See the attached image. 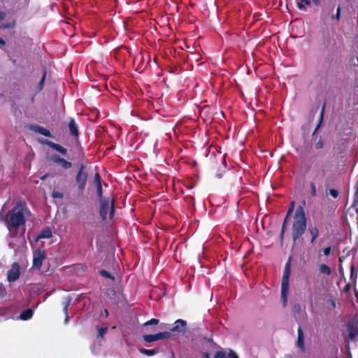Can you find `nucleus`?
Wrapping results in <instances>:
<instances>
[{
	"mask_svg": "<svg viewBox=\"0 0 358 358\" xmlns=\"http://www.w3.org/2000/svg\"><path fill=\"white\" fill-rule=\"evenodd\" d=\"M139 352L143 355H145L148 357H151V356H153V355H155L156 354H157L159 352V350L158 348H155V349H151V350L140 348Z\"/></svg>",
	"mask_w": 358,
	"mask_h": 358,
	"instance_id": "20",
	"label": "nucleus"
},
{
	"mask_svg": "<svg viewBox=\"0 0 358 358\" xmlns=\"http://www.w3.org/2000/svg\"><path fill=\"white\" fill-rule=\"evenodd\" d=\"M50 160L55 164L59 165L62 168L64 169H69L72 166V164L70 162H68L65 159L60 157L57 155H52V157H50Z\"/></svg>",
	"mask_w": 358,
	"mask_h": 358,
	"instance_id": "9",
	"label": "nucleus"
},
{
	"mask_svg": "<svg viewBox=\"0 0 358 358\" xmlns=\"http://www.w3.org/2000/svg\"><path fill=\"white\" fill-rule=\"evenodd\" d=\"M294 201H292L290 203H289V208H288V210H287V215L285 217H287V220L288 219V217L292 215V213H293V210H294Z\"/></svg>",
	"mask_w": 358,
	"mask_h": 358,
	"instance_id": "27",
	"label": "nucleus"
},
{
	"mask_svg": "<svg viewBox=\"0 0 358 358\" xmlns=\"http://www.w3.org/2000/svg\"><path fill=\"white\" fill-rule=\"evenodd\" d=\"M297 347L301 350L304 349L303 334L301 327L298 329Z\"/></svg>",
	"mask_w": 358,
	"mask_h": 358,
	"instance_id": "18",
	"label": "nucleus"
},
{
	"mask_svg": "<svg viewBox=\"0 0 358 358\" xmlns=\"http://www.w3.org/2000/svg\"><path fill=\"white\" fill-rule=\"evenodd\" d=\"M69 128L71 132V134L73 136H78V125L76 124L75 120L73 119H71L69 123Z\"/></svg>",
	"mask_w": 358,
	"mask_h": 358,
	"instance_id": "17",
	"label": "nucleus"
},
{
	"mask_svg": "<svg viewBox=\"0 0 358 358\" xmlns=\"http://www.w3.org/2000/svg\"><path fill=\"white\" fill-rule=\"evenodd\" d=\"M297 8L301 10H306L304 4L301 1V0H297Z\"/></svg>",
	"mask_w": 358,
	"mask_h": 358,
	"instance_id": "36",
	"label": "nucleus"
},
{
	"mask_svg": "<svg viewBox=\"0 0 358 358\" xmlns=\"http://www.w3.org/2000/svg\"><path fill=\"white\" fill-rule=\"evenodd\" d=\"M30 129H31V130L34 131V132L38 133L44 136H46V137L52 136L50 131L41 126L31 125V126H30Z\"/></svg>",
	"mask_w": 358,
	"mask_h": 358,
	"instance_id": "13",
	"label": "nucleus"
},
{
	"mask_svg": "<svg viewBox=\"0 0 358 358\" xmlns=\"http://www.w3.org/2000/svg\"><path fill=\"white\" fill-rule=\"evenodd\" d=\"M20 266L17 263L13 264L11 269L8 271L7 279L10 282L16 281L20 277Z\"/></svg>",
	"mask_w": 358,
	"mask_h": 358,
	"instance_id": "8",
	"label": "nucleus"
},
{
	"mask_svg": "<svg viewBox=\"0 0 358 358\" xmlns=\"http://www.w3.org/2000/svg\"><path fill=\"white\" fill-rule=\"evenodd\" d=\"M337 358V357H336Z\"/></svg>",
	"mask_w": 358,
	"mask_h": 358,
	"instance_id": "51",
	"label": "nucleus"
},
{
	"mask_svg": "<svg viewBox=\"0 0 358 358\" xmlns=\"http://www.w3.org/2000/svg\"><path fill=\"white\" fill-rule=\"evenodd\" d=\"M315 5L317 6L320 3V0H313Z\"/></svg>",
	"mask_w": 358,
	"mask_h": 358,
	"instance_id": "48",
	"label": "nucleus"
},
{
	"mask_svg": "<svg viewBox=\"0 0 358 358\" xmlns=\"http://www.w3.org/2000/svg\"><path fill=\"white\" fill-rule=\"evenodd\" d=\"M52 196L54 198H59L62 199L63 197V194L59 192H55L52 193Z\"/></svg>",
	"mask_w": 358,
	"mask_h": 358,
	"instance_id": "39",
	"label": "nucleus"
},
{
	"mask_svg": "<svg viewBox=\"0 0 358 358\" xmlns=\"http://www.w3.org/2000/svg\"><path fill=\"white\" fill-rule=\"evenodd\" d=\"M33 314H34L33 310H31V308H27V309L22 311V313H20V315L19 316V318L21 320L26 321V320L31 319L33 316Z\"/></svg>",
	"mask_w": 358,
	"mask_h": 358,
	"instance_id": "16",
	"label": "nucleus"
},
{
	"mask_svg": "<svg viewBox=\"0 0 358 358\" xmlns=\"http://www.w3.org/2000/svg\"><path fill=\"white\" fill-rule=\"evenodd\" d=\"M202 356H203V358H210L209 353L207 352H203Z\"/></svg>",
	"mask_w": 358,
	"mask_h": 358,
	"instance_id": "46",
	"label": "nucleus"
},
{
	"mask_svg": "<svg viewBox=\"0 0 358 358\" xmlns=\"http://www.w3.org/2000/svg\"><path fill=\"white\" fill-rule=\"evenodd\" d=\"M329 194L333 196L334 198H337L338 196V191L336 189H329Z\"/></svg>",
	"mask_w": 358,
	"mask_h": 358,
	"instance_id": "32",
	"label": "nucleus"
},
{
	"mask_svg": "<svg viewBox=\"0 0 358 358\" xmlns=\"http://www.w3.org/2000/svg\"><path fill=\"white\" fill-rule=\"evenodd\" d=\"M159 320L158 319L152 318V319L147 321L146 322H145L144 326L147 327L149 325L157 324L159 323Z\"/></svg>",
	"mask_w": 358,
	"mask_h": 358,
	"instance_id": "29",
	"label": "nucleus"
},
{
	"mask_svg": "<svg viewBox=\"0 0 358 358\" xmlns=\"http://www.w3.org/2000/svg\"><path fill=\"white\" fill-rule=\"evenodd\" d=\"M335 305H336V303H335V302L334 301V302L332 303V306H335Z\"/></svg>",
	"mask_w": 358,
	"mask_h": 358,
	"instance_id": "50",
	"label": "nucleus"
},
{
	"mask_svg": "<svg viewBox=\"0 0 358 358\" xmlns=\"http://www.w3.org/2000/svg\"><path fill=\"white\" fill-rule=\"evenodd\" d=\"M10 236H11V237H13L15 239L13 241H9L8 247L15 252L18 249V246L17 245V242L22 241V238L21 236H17V232L15 231V236H12L11 234H10Z\"/></svg>",
	"mask_w": 358,
	"mask_h": 358,
	"instance_id": "15",
	"label": "nucleus"
},
{
	"mask_svg": "<svg viewBox=\"0 0 358 358\" xmlns=\"http://www.w3.org/2000/svg\"><path fill=\"white\" fill-rule=\"evenodd\" d=\"M324 107H325V104H324L322 110H321V112H320V117H319V120H318V123L315 127V129L313 132V134L316 133L317 131L318 130V129L321 126V124L322 122V120H323V117H324Z\"/></svg>",
	"mask_w": 358,
	"mask_h": 358,
	"instance_id": "24",
	"label": "nucleus"
},
{
	"mask_svg": "<svg viewBox=\"0 0 358 358\" xmlns=\"http://www.w3.org/2000/svg\"><path fill=\"white\" fill-rule=\"evenodd\" d=\"M307 227V218L304 208L299 206L294 213V220L292 226V238L295 242L299 239L306 231Z\"/></svg>",
	"mask_w": 358,
	"mask_h": 358,
	"instance_id": "2",
	"label": "nucleus"
},
{
	"mask_svg": "<svg viewBox=\"0 0 358 358\" xmlns=\"http://www.w3.org/2000/svg\"><path fill=\"white\" fill-rule=\"evenodd\" d=\"M42 143L49 146L52 149H53L55 151L61 153L63 155H67V150L65 148L62 147L59 144H57V143H55L54 142H52V141H49L48 139L43 140L42 141Z\"/></svg>",
	"mask_w": 358,
	"mask_h": 358,
	"instance_id": "10",
	"label": "nucleus"
},
{
	"mask_svg": "<svg viewBox=\"0 0 358 358\" xmlns=\"http://www.w3.org/2000/svg\"><path fill=\"white\" fill-rule=\"evenodd\" d=\"M108 331V328L107 327H101V328H99L98 329V334H97V336L98 337H100V338H102L105 334Z\"/></svg>",
	"mask_w": 358,
	"mask_h": 358,
	"instance_id": "28",
	"label": "nucleus"
},
{
	"mask_svg": "<svg viewBox=\"0 0 358 358\" xmlns=\"http://www.w3.org/2000/svg\"><path fill=\"white\" fill-rule=\"evenodd\" d=\"M322 147H323L322 141L321 139H320L315 144V148L318 150V149H321Z\"/></svg>",
	"mask_w": 358,
	"mask_h": 358,
	"instance_id": "40",
	"label": "nucleus"
},
{
	"mask_svg": "<svg viewBox=\"0 0 358 358\" xmlns=\"http://www.w3.org/2000/svg\"><path fill=\"white\" fill-rule=\"evenodd\" d=\"M308 231L310 234L311 238H310V243H313L316 238L319 236L320 232L318 229L316 227H309Z\"/></svg>",
	"mask_w": 358,
	"mask_h": 358,
	"instance_id": "19",
	"label": "nucleus"
},
{
	"mask_svg": "<svg viewBox=\"0 0 358 358\" xmlns=\"http://www.w3.org/2000/svg\"><path fill=\"white\" fill-rule=\"evenodd\" d=\"M313 174L314 176L315 180H322L324 176V169L323 166L320 165H315L313 170Z\"/></svg>",
	"mask_w": 358,
	"mask_h": 358,
	"instance_id": "14",
	"label": "nucleus"
},
{
	"mask_svg": "<svg viewBox=\"0 0 358 358\" xmlns=\"http://www.w3.org/2000/svg\"><path fill=\"white\" fill-rule=\"evenodd\" d=\"M104 313H105V316L107 317L108 315V311L107 309H105L104 310Z\"/></svg>",
	"mask_w": 358,
	"mask_h": 358,
	"instance_id": "49",
	"label": "nucleus"
},
{
	"mask_svg": "<svg viewBox=\"0 0 358 358\" xmlns=\"http://www.w3.org/2000/svg\"><path fill=\"white\" fill-rule=\"evenodd\" d=\"M319 272L322 274H325L327 275H330L331 273V268H329V266H327V264H321L319 266Z\"/></svg>",
	"mask_w": 358,
	"mask_h": 358,
	"instance_id": "22",
	"label": "nucleus"
},
{
	"mask_svg": "<svg viewBox=\"0 0 358 358\" xmlns=\"http://www.w3.org/2000/svg\"><path fill=\"white\" fill-rule=\"evenodd\" d=\"M45 251L41 248H37L33 254V267L40 269L41 268L43 261L45 259Z\"/></svg>",
	"mask_w": 358,
	"mask_h": 358,
	"instance_id": "7",
	"label": "nucleus"
},
{
	"mask_svg": "<svg viewBox=\"0 0 358 358\" xmlns=\"http://www.w3.org/2000/svg\"><path fill=\"white\" fill-rule=\"evenodd\" d=\"M52 233L50 228H45V229L42 230L38 235V238H50L52 237Z\"/></svg>",
	"mask_w": 358,
	"mask_h": 358,
	"instance_id": "21",
	"label": "nucleus"
},
{
	"mask_svg": "<svg viewBox=\"0 0 358 358\" xmlns=\"http://www.w3.org/2000/svg\"><path fill=\"white\" fill-rule=\"evenodd\" d=\"M94 182L96 185L97 196L99 199H101L103 197L102 185L100 175L98 173H96L94 176Z\"/></svg>",
	"mask_w": 358,
	"mask_h": 358,
	"instance_id": "12",
	"label": "nucleus"
},
{
	"mask_svg": "<svg viewBox=\"0 0 358 358\" xmlns=\"http://www.w3.org/2000/svg\"><path fill=\"white\" fill-rule=\"evenodd\" d=\"M45 76H46V71H44L43 76L36 87L38 92H41L43 89Z\"/></svg>",
	"mask_w": 358,
	"mask_h": 358,
	"instance_id": "25",
	"label": "nucleus"
},
{
	"mask_svg": "<svg viewBox=\"0 0 358 358\" xmlns=\"http://www.w3.org/2000/svg\"><path fill=\"white\" fill-rule=\"evenodd\" d=\"M6 13L4 12H2L0 10V20H2L5 18L6 17Z\"/></svg>",
	"mask_w": 358,
	"mask_h": 358,
	"instance_id": "44",
	"label": "nucleus"
},
{
	"mask_svg": "<svg viewBox=\"0 0 358 358\" xmlns=\"http://www.w3.org/2000/svg\"><path fill=\"white\" fill-rule=\"evenodd\" d=\"M84 165L81 164L76 176V182L80 191H83L87 180V173H83Z\"/></svg>",
	"mask_w": 358,
	"mask_h": 358,
	"instance_id": "5",
	"label": "nucleus"
},
{
	"mask_svg": "<svg viewBox=\"0 0 358 358\" xmlns=\"http://www.w3.org/2000/svg\"><path fill=\"white\" fill-rule=\"evenodd\" d=\"M101 275L105 278H112L113 279L114 278L112 276V275L108 272L106 270H102L100 272Z\"/></svg>",
	"mask_w": 358,
	"mask_h": 358,
	"instance_id": "31",
	"label": "nucleus"
},
{
	"mask_svg": "<svg viewBox=\"0 0 358 358\" xmlns=\"http://www.w3.org/2000/svg\"><path fill=\"white\" fill-rule=\"evenodd\" d=\"M331 250V247H327L325 248H323L320 252H322L324 255L329 256Z\"/></svg>",
	"mask_w": 358,
	"mask_h": 358,
	"instance_id": "34",
	"label": "nucleus"
},
{
	"mask_svg": "<svg viewBox=\"0 0 358 358\" xmlns=\"http://www.w3.org/2000/svg\"><path fill=\"white\" fill-rule=\"evenodd\" d=\"M332 18L336 19V20H339L341 17V7L338 6L337 8L336 14L335 15L331 16Z\"/></svg>",
	"mask_w": 358,
	"mask_h": 358,
	"instance_id": "33",
	"label": "nucleus"
},
{
	"mask_svg": "<svg viewBox=\"0 0 358 358\" xmlns=\"http://www.w3.org/2000/svg\"><path fill=\"white\" fill-rule=\"evenodd\" d=\"M71 296L70 295H68L66 296L64 299V301H63V310H64V313H66V312H68V308L71 303Z\"/></svg>",
	"mask_w": 358,
	"mask_h": 358,
	"instance_id": "23",
	"label": "nucleus"
},
{
	"mask_svg": "<svg viewBox=\"0 0 358 358\" xmlns=\"http://www.w3.org/2000/svg\"><path fill=\"white\" fill-rule=\"evenodd\" d=\"M187 327V322L182 319L177 320L174 326L171 329V331L177 333H184Z\"/></svg>",
	"mask_w": 358,
	"mask_h": 358,
	"instance_id": "11",
	"label": "nucleus"
},
{
	"mask_svg": "<svg viewBox=\"0 0 358 358\" xmlns=\"http://www.w3.org/2000/svg\"><path fill=\"white\" fill-rule=\"evenodd\" d=\"M171 335L169 331L159 332L155 334L143 335V339L147 343H152L159 340L169 338Z\"/></svg>",
	"mask_w": 358,
	"mask_h": 358,
	"instance_id": "6",
	"label": "nucleus"
},
{
	"mask_svg": "<svg viewBox=\"0 0 358 358\" xmlns=\"http://www.w3.org/2000/svg\"><path fill=\"white\" fill-rule=\"evenodd\" d=\"M100 199V208L99 215L103 220L106 219L108 213L109 211L110 219H112L115 213V203L114 201L110 202L108 197H104Z\"/></svg>",
	"mask_w": 358,
	"mask_h": 358,
	"instance_id": "4",
	"label": "nucleus"
},
{
	"mask_svg": "<svg viewBox=\"0 0 358 358\" xmlns=\"http://www.w3.org/2000/svg\"><path fill=\"white\" fill-rule=\"evenodd\" d=\"M64 314H65L64 323L65 324H68V322H69V313H68V312H66V313H64Z\"/></svg>",
	"mask_w": 358,
	"mask_h": 358,
	"instance_id": "45",
	"label": "nucleus"
},
{
	"mask_svg": "<svg viewBox=\"0 0 358 358\" xmlns=\"http://www.w3.org/2000/svg\"><path fill=\"white\" fill-rule=\"evenodd\" d=\"M301 1L304 4L309 6L311 3V0H301Z\"/></svg>",
	"mask_w": 358,
	"mask_h": 358,
	"instance_id": "43",
	"label": "nucleus"
},
{
	"mask_svg": "<svg viewBox=\"0 0 358 358\" xmlns=\"http://www.w3.org/2000/svg\"><path fill=\"white\" fill-rule=\"evenodd\" d=\"M310 194L312 196H316V186L314 184V182H311L310 184Z\"/></svg>",
	"mask_w": 358,
	"mask_h": 358,
	"instance_id": "30",
	"label": "nucleus"
},
{
	"mask_svg": "<svg viewBox=\"0 0 358 358\" xmlns=\"http://www.w3.org/2000/svg\"><path fill=\"white\" fill-rule=\"evenodd\" d=\"M5 44H6V43H5L4 40L0 38V46H3V45H5Z\"/></svg>",
	"mask_w": 358,
	"mask_h": 358,
	"instance_id": "47",
	"label": "nucleus"
},
{
	"mask_svg": "<svg viewBox=\"0 0 358 358\" xmlns=\"http://www.w3.org/2000/svg\"><path fill=\"white\" fill-rule=\"evenodd\" d=\"M6 295V289L2 283H0V298H3Z\"/></svg>",
	"mask_w": 358,
	"mask_h": 358,
	"instance_id": "35",
	"label": "nucleus"
},
{
	"mask_svg": "<svg viewBox=\"0 0 358 358\" xmlns=\"http://www.w3.org/2000/svg\"><path fill=\"white\" fill-rule=\"evenodd\" d=\"M28 209L26 204L22 201H19L15 206L9 211L6 220V224L9 231V234L15 236V231L24 226L26 221V215Z\"/></svg>",
	"mask_w": 358,
	"mask_h": 358,
	"instance_id": "1",
	"label": "nucleus"
},
{
	"mask_svg": "<svg viewBox=\"0 0 358 358\" xmlns=\"http://www.w3.org/2000/svg\"><path fill=\"white\" fill-rule=\"evenodd\" d=\"M291 274L290 259L285 264L281 282V300L283 307L286 306L289 291V279Z\"/></svg>",
	"mask_w": 358,
	"mask_h": 358,
	"instance_id": "3",
	"label": "nucleus"
},
{
	"mask_svg": "<svg viewBox=\"0 0 358 358\" xmlns=\"http://www.w3.org/2000/svg\"><path fill=\"white\" fill-rule=\"evenodd\" d=\"M214 358H230L229 353L228 355L223 351H217L216 352Z\"/></svg>",
	"mask_w": 358,
	"mask_h": 358,
	"instance_id": "26",
	"label": "nucleus"
},
{
	"mask_svg": "<svg viewBox=\"0 0 358 358\" xmlns=\"http://www.w3.org/2000/svg\"><path fill=\"white\" fill-rule=\"evenodd\" d=\"M287 222V217H285V220L283 222L282 229H281V232H280L281 238L283 237V235H284V233H285V225H286Z\"/></svg>",
	"mask_w": 358,
	"mask_h": 358,
	"instance_id": "38",
	"label": "nucleus"
},
{
	"mask_svg": "<svg viewBox=\"0 0 358 358\" xmlns=\"http://www.w3.org/2000/svg\"><path fill=\"white\" fill-rule=\"evenodd\" d=\"M358 204V189L356 190L353 197V206Z\"/></svg>",
	"mask_w": 358,
	"mask_h": 358,
	"instance_id": "37",
	"label": "nucleus"
},
{
	"mask_svg": "<svg viewBox=\"0 0 358 358\" xmlns=\"http://www.w3.org/2000/svg\"><path fill=\"white\" fill-rule=\"evenodd\" d=\"M354 273H355V266L354 265H352L351 266V268H350V277L351 278H353L354 276Z\"/></svg>",
	"mask_w": 358,
	"mask_h": 358,
	"instance_id": "42",
	"label": "nucleus"
},
{
	"mask_svg": "<svg viewBox=\"0 0 358 358\" xmlns=\"http://www.w3.org/2000/svg\"><path fill=\"white\" fill-rule=\"evenodd\" d=\"M229 357L230 358H238L236 353L232 350H229Z\"/></svg>",
	"mask_w": 358,
	"mask_h": 358,
	"instance_id": "41",
	"label": "nucleus"
}]
</instances>
